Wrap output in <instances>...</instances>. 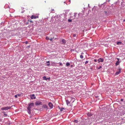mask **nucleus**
I'll return each mask as SVG.
<instances>
[{
  "instance_id": "f257e3e1",
  "label": "nucleus",
  "mask_w": 125,
  "mask_h": 125,
  "mask_svg": "<svg viewBox=\"0 0 125 125\" xmlns=\"http://www.w3.org/2000/svg\"><path fill=\"white\" fill-rule=\"evenodd\" d=\"M75 100V99L70 97H69L67 100H66L67 105L69 106H72L73 105V103Z\"/></svg>"
},
{
  "instance_id": "f03ea898",
  "label": "nucleus",
  "mask_w": 125,
  "mask_h": 125,
  "mask_svg": "<svg viewBox=\"0 0 125 125\" xmlns=\"http://www.w3.org/2000/svg\"><path fill=\"white\" fill-rule=\"evenodd\" d=\"M34 106V104L33 103H30L28 104V106L27 108V109H31L33 108Z\"/></svg>"
},
{
  "instance_id": "7ed1b4c3",
  "label": "nucleus",
  "mask_w": 125,
  "mask_h": 125,
  "mask_svg": "<svg viewBox=\"0 0 125 125\" xmlns=\"http://www.w3.org/2000/svg\"><path fill=\"white\" fill-rule=\"evenodd\" d=\"M11 107L10 106H6L4 107H3L1 108V110H7L8 109H10Z\"/></svg>"
},
{
  "instance_id": "20e7f679",
  "label": "nucleus",
  "mask_w": 125,
  "mask_h": 125,
  "mask_svg": "<svg viewBox=\"0 0 125 125\" xmlns=\"http://www.w3.org/2000/svg\"><path fill=\"white\" fill-rule=\"evenodd\" d=\"M30 97H31V99H35L36 98L35 95L34 94L30 95Z\"/></svg>"
},
{
  "instance_id": "39448f33",
  "label": "nucleus",
  "mask_w": 125,
  "mask_h": 125,
  "mask_svg": "<svg viewBox=\"0 0 125 125\" xmlns=\"http://www.w3.org/2000/svg\"><path fill=\"white\" fill-rule=\"evenodd\" d=\"M38 18V16H36L33 15H32L31 17V19H35Z\"/></svg>"
},
{
  "instance_id": "423d86ee",
  "label": "nucleus",
  "mask_w": 125,
  "mask_h": 125,
  "mask_svg": "<svg viewBox=\"0 0 125 125\" xmlns=\"http://www.w3.org/2000/svg\"><path fill=\"white\" fill-rule=\"evenodd\" d=\"M48 105L51 108H53V105L52 103L50 102L48 104Z\"/></svg>"
},
{
  "instance_id": "0eeeda50",
  "label": "nucleus",
  "mask_w": 125,
  "mask_h": 125,
  "mask_svg": "<svg viewBox=\"0 0 125 125\" xmlns=\"http://www.w3.org/2000/svg\"><path fill=\"white\" fill-rule=\"evenodd\" d=\"M42 104V102L40 101H36L35 103V104L36 105H40Z\"/></svg>"
},
{
  "instance_id": "6e6552de",
  "label": "nucleus",
  "mask_w": 125,
  "mask_h": 125,
  "mask_svg": "<svg viewBox=\"0 0 125 125\" xmlns=\"http://www.w3.org/2000/svg\"><path fill=\"white\" fill-rule=\"evenodd\" d=\"M103 61H104L103 59L102 58H101L99 59H98L97 60V61H98V63L99 62H103Z\"/></svg>"
},
{
  "instance_id": "1a4fd4ad",
  "label": "nucleus",
  "mask_w": 125,
  "mask_h": 125,
  "mask_svg": "<svg viewBox=\"0 0 125 125\" xmlns=\"http://www.w3.org/2000/svg\"><path fill=\"white\" fill-rule=\"evenodd\" d=\"M62 44H65L66 42V40L64 39H62Z\"/></svg>"
},
{
  "instance_id": "9d476101",
  "label": "nucleus",
  "mask_w": 125,
  "mask_h": 125,
  "mask_svg": "<svg viewBox=\"0 0 125 125\" xmlns=\"http://www.w3.org/2000/svg\"><path fill=\"white\" fill-rule=\"evenodd\" d=\"M121 72V70L119 69L118 71H117L115 73V75H117L120 73Z\"/></svg>"
},
{
  "instance_id": "9b49d317",
  "label": "nucleus",
  "mask_w": 125,
  "mask_h": 125,
  "mask_svg": "<svg viewBox=\"0 0 125 125\" xmlns=\"http://www.w3.org/2000/svg\"><path fill=\"white\" fill-rule=\"evenodd\" d=\"M117 59L118 60V61H117L116 62V63H115V65L116 66L118 65L119 63V59H118V58H117Z\"/></svg>"
},
{
  "instance_id": "f8f14e48",
  "label": "nucleus",
  "mask_w": 125,
  "mask_h": 125,
  "mask_svg": "<svg viewBox=\"0 0 125 125\" xmlns=\"http://www.w3.org/2000/svg\"><path fill=\"white\" fill-rule=\"evenodd\" d=\"M47 106L46 105H43L42 106V108H46L47 109Z\"/></svg>"
},
{
  "instance_id": "ddd939ff",
  "label": "nucleus",
  "mask_w": 125,
  "mask_h": 125,
  "mask_svg": "<svg viewBox=\"0 0 125 125\" xmlns=\"http://www.w3.org/2000/svg\"><path fill=\"white\" fill-rule=\"evenodd\" d=\"M48 79V78H46L45 76H44L43 77V79L44 80H47Z\"/></svg>"
},
{
  "instance_id": "4468645a",
  "label": "nucleus",
  "mask_w": 125,
  "mask_h": 125,
  "mask_svg": "<svg viewBox=\"0 0 125 125\" xmlns=\"http://www.w3.org/2000/svg\"><path fill=\"white\" fill-rule=\"evenodd\" d=\"M28 112L29 113V114H31V109H28Z\"/></svg>"
},
{
  "instance_id": "2eb2a0df",
  "label": "nucleus",
  "mask_w": 125,
  "mask_h": 125,
  "mask_svg": "<svg viewBox=\"0 0 125 125\" xmlns=\"http://www.w3.org/2000/svg\"><path fill=\"white\" fill-rule=\"evenodd\" d=\"M65 109L64 108H61L60 109V111H62L63 110H64Z\"/></svg>"
},
{
  "instance_id": "dca6fc26",
  "label": "nucleus",
  "mask_w": 125,
  "mask_h": 125,
  "mask_svg": "<svg viewBox=\"0 0 125 125\" xmlns=\"http://www.w3.org/2000/svg\"><path fill=\"white\" fill-rule=\"evenodd\" d=\"M45 39L47 40H49V37L48 36H46V37Z\"/></svg>"
},
{
  "instance_id": "f3484780",
  "label": "nucleus",
  "mask_w": 125,
  "mask_h": 125,
  "mask_svg": "<svg viewBox=\"0 0 125 125\" xmlns=\"http://www.w3.org/2000/svg\"><path fill=\"white\" fill-rule=\"evenodd\" d=\"M70 65V63L69 62H67L66 63V65L67 66H68Z\"/></svg>"
},
{
  "instance_id": "a211bd4d",
  "label": "nucleus",
  "mask_w": 125,
  "mask_h": 125,
  "mask_svg": "<svg viewBox=\"0 0 125 125\" xmlns=\"http://www.w3.org/2000/svg\"><path fill=\"white\" fill-rule=\"evenodd\" d=\"M80 57L81 58L83 59V56L82 55H80Z\"/></svg>"
},
{
  "instance_id": "6ab92c4d",
  "label": "nucleus",
  "mask_w": 125,
  "mask_h": 125,
  "mask_svg": "<svg viewBox=\"0 0 125 125\" xmlns=\"http://www.w3.org/2000/svg\"><path fill=\"white\" fill-rule=\"evenodd\" d=\"M74 122H75L76 123H77L78 122V121L77 120H74Z\"/></svg>"
},
{
  "instance_id": "aec40b11",
  "label": "nucleus",
  "mask_w": 125,
  "mask_h": 125,
  "mask_svg": "<svg viewBox=\"0 0 125 125\" xmlns=\"http://www.w3.org/2000/svg\"><path fill=\"white\" fill-rule=\"evenodd\" d=\"M121 42H117V44H121Z\"/></svg>"
},
{
  "instance_id": "412c9836",
  "label": "nucleus",
  "mask_w": 125,
  "mask_h": 125,
  "mask_svg": "<svg viewBox=\"0 0 125 125\" xmlns=\"http://www.w3.org/2000/svg\"><path fill=\"white\" fill-rule=\"evenodd\" d=\"M7 116V115L6 114H4V117H6Z\"/></svg>"
},
{
  "instance_id": "4be33fe9",
  "label": "nucleus",
  "mask_w": 125,
  "mask_h": 125,
  "mask_svg": "<svg viewBox=\"0 0 125 125\" xmlns=\"http://www.w3.org/2000/svg\"><path fill=\"white\" fill-rule=\"evenodd\" d=\"M68 21L69 22H71L72 21V20H70V19H68Z\"/></svg>"
},
{
  "instance_id": "5701e85b",
  "label": "nucleus",
  "mask_w": 125,
  "mask_h": 125,
  "mask_svg": "<svg viewBox=\"0 0 125 125\" xmlns=\"http://www.w3.org/2000/svg\"><path fill=\"white\" fill-rule=\"evenodd\" d=\"M52 38H51L49 39V40H50V41H52Z\"/></svg>"
},
{
  "instance_id": "b1692460",
  "label": "nucleus",
  "mask_w": 125,
  "mask_h": 125,
  "mask_svg": "<svg viewBox=\"0 0 125 125\" xmlns=\"http://www.w3.org/2000/svg\"><path fill=\"white\" fill-rule=\"evenodd\" d=\"M94 62H96L97 61V60L96 59H94Z\"/></svg>"
},
{
  "instance_id": "393cba45",
  "label": "nucleus",
  "mask_w": 125,
  "mask_h": 125,
  "mask_svg": "<svg viewBox=\"0 0 125 125\" xmlns=\"http://www.w3.org/2000/svg\"><path fill=\"white\" fill-rule=\"evenodd\" d=\"M90 113H88V115H89V116H92V114L90 115Z\"/></svg>"
},
{
  "instance_id": "a878e982",
  "label": "nucleus",
  "mask_w": 125,
  "mask_h": 125,
  "mask_svg": "<svg viewBox=\"0 0 125 125\" xmlns=\"http://www.w3.org/2000/svg\"><path fill=\"white\" fill-rule=\"evenodd\" d=\"M30 45H29V46H28L27 47H26V48H30Z\"/></svg>"
},
{
  "instance_id": "bb28decb",
  "label": "nucleus",
  "mask_w": 125,
  "mask_h": 125,
  "mask_svg": "<svg viewBox=\"0 0 125 125\" xmlns=\"http://www.w3.org/2000/svg\"><path fill=\"white\" fill-rule=\"evenodd\" d=\"M102 68V67L101 66H100L98 68V69H99Z\"/></svg>"
},
{
  "instance_id": "cd10ccee",
  "label": "nucleus",
  "mask_w": 125,
  "mask_h": 125,
  "mask_svg": "<svg viewBox=\"0 0 125 125\" xmlns=\"http://www.w3.org/2000/svg\"><path fill=\"white\" fill-rule=\"evenodd\" d=\"M59 63L60 64V65H61V66H62V63H61V62H59Z\"/></svg>"
},
{
  "instance_id": "c85d7f7f",
  "label": "nucleus",
  "mask_w": 125,
  "mask_h": 125,
  "mask_svg": "<svg viewBox=\"0 0 125 125\" xmlns=\"http://www.w3.org/2000/svg\"><path fill=\"white\" fill-rule=\"evenodd\" d=\"M76 13H74V16L75 17H76Z\"/></svg>"
},
{
  "instance_id": "c756f323",
  "label": "nucleus",
  "mask_w": 125,
  "mask_h": 125,
  "mask_svg": "<svg viewBox=\"0 0 125 125\" xmlns=\"http://www.w3.org/2000/svg\"><path fill=\"white\" fill-rule=\"evenodd\" d=\"M18 96V95H15V98H17Z\"/></svg>"
},
{
  "instance_id": "7c9ffc66",
  "label": "nucleus",
  "mask_w": 125,
  "mask_h": 125,
  "mask_svg": "<svg viewBox=\"0 0 125 125\" xmlns=\"http://www.w3.org/2000/svg\"><path fill=\"white\" fill-rule=\"evenodd\" d=\"M73 36L74 37H76V35L75 34H74L73 35Z\"/></svg>"
},
{
  "instance_id": "2f4dec72",
  "label": "nucleus",
  "mask_w": 125,
  "mask_h": 125,
  "mask_svg": "<svg viewBox=\"0 0 125 125\" xmlns=\"http://www.w3.org/2000/svg\"><path fill=\"white\" fill-rule=\"evenodd\" d=\"M88 62V61H86L85 62V64H86Z\"/></svg>"
},
{
  "instance_id": "473e14b6",
  "label": "nucleus",
  "mask_w": 125,
  "mask_h": 125,
  "mask_svg": "<svg viewBox=\"0 0 125 125\" xmlns=\"http://www.w3.org/2000/svg\"><path fill=\"white\" fill-rule=\"evenodd\" d=\"M54 10L53 9H52L51 10V11H54Z\"/></svg>"
},
{
  "instance_id": "72a5a7b5",
  "label": "nucleus",
  "mask_w": 125,
  "mask_h": 125,
  "mask_svg": "<svg viewBox=\"0 0 125 125\" xmlns=\"http://www.w3.org/2000/svg\"><path fill=\"white\" fill-rule=\"evenodd\" d=\"M25 43L26 44H27L28 43V42L27 41H26V42H25Z\"/></svg>"
},
{
  "instance_id": "f704fd0d",
  "label": "nucleus",
  "mask_w": 125,
  "mask_h": 125,
  "mask_svg": "<svg viewBox=\"0 0 125 125\" xmlns=\"http://www.w3.org/2000/svg\"><path fill=\"white\" fill-rule=\"evenodd\" d=\"M17 95H18V96H20V95L19 94H17Z\"/></svg>"
},
{
  "instance_id": "c9c22d12",
  "label": "nucleus",
  "mask_w": 125,
  "mask_h": 125,
  "mask_svg": "<svg viewBox=\"0 0 125 125\" xmlns=\"http://www.w3.org/2000/svg\"><path fill=\"white\" fill-rule=\"evenodd\" d=\"M2 113L3 114H5V112H4V111L2 112Z\"/></svg>"
},
{
  "instance_id": "e433bc0d",
  "label": "nucleus",
  "mask_w": 125,
  "mask_h": 125,
  "mask_svg": "<svg viewBox=\"0 0 125 125\" xmlns=\"http://www.w3.org/2000/svg\"><path fill=\"white\" fill-rule=\"evenodd\" d=\"M50 65V64H47V66H49Z\"/></svg>"
},
{
  "instance_id": "4c0bfd02",
  "label": "nucleus",
  "mask_w": 125,
  "mask_h": 125,
  "mask_svg": "<svg viewBox=\"0 0 125 125\" xmlns=\"http://www.w3.org/2000/svg\"><path fill=\"white\" fill-rule=\"evenodd\" d=\"M123 99H121V101H123Z\"/></svg>"
},
{
  "instance_id": "58836bf2",
  "label": "nucleus",
  "mask_w": 125,
  "mask_h": 125,
  "mask_svg": "<svg viewBox=\"0 0 125 125\" xmlns=\"http://www.w3.org/2000/svg\"><path fill=\"white\" fill-rule=\"evenodd\" d=\"M49 61H47V63H49Z\"/></svg>"
},
{
  "instance_id": "ea45409f",
  "label": "nucleus",
  "mask_w": 125,
  "mask_h": 125,
  "mask_svg": "<svg viewBox=\"0 0 125 125\" xmlns=\"http://www.w3.org/2000/svg\"><path fill=\"white\" fill-rule=\"evenodd\" d=\"M104 12H105V13L106 14L107 13V12L106 11H105Z\"/></svg>"
},
{
  "instance_id": "a19ab883",
  "label": "nucleus",
  "mask_w": 125,
  "mask_h": 125,
  "mask_svg": "<svg viewBox=\"0 0 125 125\" xmlns=\"http://www.w3.org/2000/svg\"><path fill=\"white\" fill-rule=\"evenodd\" d=\"M110 0H108V2H109L110 1Z\"/></svg>"
},
{
  "instance_id": "79ce46f5",
  "label": "nucleus",
  "mask_w": 125,
  "mask_h": 125,
  "mask_svg": "<svg viewBox=\"0 0 125 125\" xmlns=\"http://www.w3.org/2000/svg\"><path fill=\"white\" fill-rule=\"evenodd\" d=\"M83 54V53H81V54L82 55Z\"/></svg>"
},
{
  "instance_id": "37998d69",
  "label": "nucleus",
  "mask_w": 125,
  "mask_h": 125,
  "mask_svg": "<svg viewBox=\"0 0 125 125\" xmlns=\"http://www.w3.org/2000/svg\"><path fill=\"white\" fill-rule=\"evenodd\" d=\"M123 21H125V19H124V20Z\"/></svg>"
},
{
  "instance_id": "c03bdc74",
  "label": "nucleus",
  "mask_w": 125,
  "mask_h": 125,
  "mask_svg": "<svg viewBox=\"0 0 125 125\" xmlns=\"http://www.w3.org/2000/svg\"><path fill=\"white\" fill-rule=\"evenodd\" d=\"M54 38V37H53V38H52V39H53Z\"/></svg>"
},
{
  "instance_id": "a18cd8bd",
  "label": "nucleus",
  "mask_w": 125,
  "mask_h": 125,
  "mask_svg": "<svg viewBox=\"0 0 125 125\" xmlns=\"http://www.w3.org/2000/svg\"><path fill=\"white\" fill-rule=\"evenodd\" d=\"M32 21H31V22H32Z\"/></svg>"
},
{
  "instance_id": "49530a36",
  "label": "nucleus",
  "mask_w": 125,
  "mask_h": 125,
  "mask_svg": "<svg viewBox=\"0 0 125 125\" xmlns=\"http://www.w3.org/2000/svg\"><path fill=\"white\" fill-rule=\"evenodd\" d=\"M53 63H54V62H53Z\"/></svg>"
}]
</instances>
